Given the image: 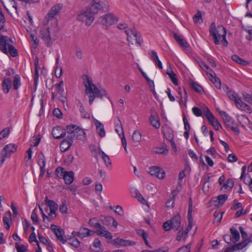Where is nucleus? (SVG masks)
<instances>
[{
    "label": "nucleus",
    "instance_id": "obj_11",
    "mask_svg": "<svg viewBox=\"0 0 252 252\" xmlns=\"http://www.w3.org/2000/svg\"><path fill=\"white\" fill-rule=\"evenodd\" d=\"M118 18L113 14H108L102 16L99 19V23L105 28L115 24Z\"/></svg>",
    "mask_w": 252,
    "mask_h": 252
},
{
    "label": "nucleus",
    "instance_id": "obj_6",
    "mask_svg": "<svg viewBox=\"0 0 252 252\" xmlns=\"http://www.w3.org/2000/svg\"><path fill=\"white\" fill-rule=\"evenodd\" d=\"M226 93L229 98L235 102L236 106L238 108L249 113L251 112L250 106L243 102L241 99L237 98V95L235 92L230 90L228 87L226 88Z\"/></svg>",
    "mask_w": 252,
    "mask_h": 252
},
{
    "label": "nucleus",
    "instance_id": "obj_37",
    "mask_svg": "<svg viewBox=\"0 0 252 252\" xmlns=\"http://www.w3.org/2000/svg\"><path fill=\"white\" fill-rule=\"evenodd\" d=\"M234 186V182L231 179H228L226 181V183L224 184L222 187L221 189V190H222L223 189H231Z\"/></svg>",
    "mask_w": 252,
    "mask_h": 252
},
{
    "label": "nucleus",
    "instance_id": "obj_13",
    "mask_svg": "<svg viewBox=\"0 0 252 252\" xmlns=\"http://www.w3.org/2000/svg\"><path fill=\"white\" fill-rule=\"evenodd\" d=\"M17 146L16 145L9 144L6 145L2 149L1 153V160L0 162L1 163L4 161L5 158H9L12 153L15 152L17 150Z\"/></svg>",
    "mask_w": 252,
    "mask_h": 252
},
{
    "label": "nucleus",
    "instance_id": "obj_21",
    "mask_svg": "<svg viewBox=\"0 0 252 252\" xmlns=\"http://www.w3.org/2000/svg\"><path fill=\"white\" fill-rule=\"evenodd\" d=\"M162 132L166 139L169 141L174 139V134L173 130L167 125L162 127Z\"/></svg>",
    "mask_w": 252,
    "mask_h": 252
},
{
    "label": "nucleus",
    "instance_id": "obj_42",
    "mask_svg": "<svg viewBox=\"0 0 252 252\" xmlns=\"http://www.w3.org/2000/svg\"><path fill=\"white\" fill-rule=\"evenodd\" d=\"M65 170L63 168L58 167L55 171V174L59 178H63Z\"/></svg>",
    "mask_w": 252,
    "mask_h": 252
},
{
    "label": "nucleus",
    "instance_id": "obj_63",
    "mask_svg": "<svg viewBox=\"0 0 252 252\" xmlns=\"http://www.w3.org/2000/svg\"><path fill=\"white\" fill-rule=\"evenodd\" d=\"M248 244L247 243L246 241L244 240L242 242L239 243L237 244H236V246L237 247V250H241L243 248L245 247Z\"/></svg>",
    "mask_w": 252,
    "mask_h": 252
},
{
    "label": "nucleus",
    "instance_id": "obj_34",
    "mask_svg": "<svg viewBox=\"0 0 252 252\" xmlns=\"http://www.w3.org/2000/svg\"><path fill=\"white\" fill-rule=\"evenodd\" d=\"M99 154L101 156L102 158L107 166L111 165L110 158L106 154L104 153V152L101 150H100V151H99Z\"/></svg>",
    "mask_w": 252,
    "mask_h": 252
},
{
    "label": "nucleus",
    "instance_id": "obj_14",
    "mask_svg": "<svg viewBox=\"0 0 252 252\" xmlns=\"http://www.w3.org/2000/svg\"><path fill=\"white\" fill-rule=\"evenodd\" d=\"M48 24H45L44 23V26L42 27L40 31L42 38L44 40L45 43L47 47H51L53 44V41L52 40L49 27L47 26Z\"/></svg>",
    "mask_w": 252,
    "mask_h": 252
},
{
    "label": "nucleus",
    "instance_id": "obj_5",
    "mask_svg": "<svg viewBox=\"0 0 252 252\" xmlns=\"http://www.w3.org/2000/svg\"><path fill=\"white\" fill-rule=\"evenodd\" d=\"M66 131L68 138H70L73 142L74 140L83 141L86 139L84 130L75 125L67 126Z\"/></svg>",
    "mask_w": 252,
    "mask_h": 252
},
{
    "label": "nucleus",
    "instance_id": "obj_20",
    "mask_svg": "<svg viewBox=\"0 0 252 252\" xmlns=\"http://www.w3.org/2000/svg\"><path fill=\"white\" fill-rule=\"evenodd\" d=\"M72 140L70 138H68V135L65 137V138L63 139L60 144L61 150L64 152L67 151L73 143Z\"/></svg>",
    "mask_w": 252,
    "mask_h": 252
},
{
    "label": "nucleus",
    "instance_id": "obj_26",
    "mask_svg": "<svg viewBox=\"0 0 252 252\" xmlns=\"http://www.w3.org/2000/svg\"><path fill=\"white\" fill-rule=\"evenodd\" d=\"M174 37L181 46H182L185 48H188L189 47V44L182 38L181 35H180L176 33H174Z\"/></svg>",
    "mask_w": 252,
    "mask_h": 252
},
{
    "label": "nucleus",
    "instance_id": "obj_44",
    "mask_svg": "<svg viewBox=\"0 0 252 252\" xmlns=\"http://www.w3.org/2000/svg\"><path fill=\"white\" fill-rule=\"evenodd\" d=\"M10 129L9 127H6L0 132V140L8 136L9 134Z\"/></svg>",
    "mask_w": 252,
    "mask_h": 252
},
{
    "label": "nucleus",
    "instance_id": "obj_45",
    "mask_svg": "<svg viewBox=\"0 0 252 252\" xmlns=\"http://www.w3.org/2000/svg\"><path fill=\"white\" fill-rule=\"evenodd\" d=\"M80 104V106L79 110H80V113H81L82 117L83 118H90L89 115L87 112H86L85 108H84V106H83V104L81 103Z\"/></svg>",
    "mask_w": 252,
    "mask_h": 252
},
{
    "label": "nucleus",
    "instance_id": "obj_39",
    "mask_svg": "<svg viewBox=\"0 0 252 252\" xmlns=\"http://www.w3.org/2000/svg\"><path fill=\"white\" fill-rule=\"evenodd\" d=\"M132 139L135 142H138L141 139V134L138 131H134L132 135Z\"/></svg>",
    "mask_w": 252,
    "mask_h": 252
},
{
    "label": "nucleus",
    "instance_id": "obj_46",
    "mask_svg": "<svg viewBox=\"0 0 252 252\" xmlns=\"http://www.w3.org/2000/svg\"><path fill=\"white\" fill-rule=\"evenodd\" d=\"M191 87L192 89L197 93H201L203 92V88L195 82L192 83Z\"/></svg>",
    "mask_w": 252,
    "mask_h": 252
},
{
    "label": "nucleus",
    "instance_id": "obj_50",
    "mask_svg": "<svg viewBox=\"0 0 252 252\" xmlns=\"http://www.w3.org/2000/svg\"><path fill=\"white\" fill-rule=\"evenodd\" d=\"M42 155V157H40V156H38V164L40 166H45L46 164V159L42 154L41 153Z\"/></svg>",
    "mask_w": 252,
    "mask_h": 252
},
{
    "label": "nucleus",
    "instance_id": "obj_35",
    "mask_svg": "<svg viewBox=\"0 0 252 252\" xmlns=\"http://www.w3.org/2000/svg\"><path fill=\"white\" fill-rule=\"evenodd\" d=\"M198 63L200 67L204 70L205 71L207 74H209V73H212V70L211 68L209 67L205 63L200 61L198 62Z\"/></svg>",
    "mask_w": 252,
    "mask_h": 252
},
{
    "label": "nucleus",
    "instance_id": "obj_2",
    "mask_svg": "<svg viewBox=\"0 0 252 252\" xmlns=\"http://www.w3.org/2000/svg\"><path fill=\"white\" fill-rule=\"evenodd\" d=\"M86 88L85 93L89 97V104L92 105L95 97L102 98L103 96H106L107 94L105 89L99 90L98 88L93 83L92 79L86 76V79L84 82Z\"/></svg>",
    "mask_w": 252,
    "mask_h": 252
},
{
    "label": "nucleus",
    "instance_id": "obj_40",
    "mask_svg": "<svg viewBox=\"0 0 252 252\" xmlns=\"http://www.w3.org/2000/svg\"><path fill=\"white\" fill-rule=\"evenodd\" d=\"M68 243L75 248H78L80 245V242L76 238L69 239Z\"/></svg>",
    "mask_w": 252,
    "mask_h": 252
},
{
    "label": "nucleus",
    "instance_id": "obj_51",
    "mask_svg": "<svg viewBox=\"0 0 252 252\" xmlns=\"http://www.w3.org/2000/svg\"><path fill=\"white\" fill-rule=\"evenodd\" d=\"M113 218L110 217V216L106 217L104 218V219L103 220V223L104 225H107V226L110 225L111 224L112 221H113Z\"/></svg>",
    "mask_w": 252,
    "mask_h": 252
},
{
    "label": "nucleus",
    "instance_id": "obj_38",
    "mask_svg": "<svg viewBox=\"0 0 252 252\" xmlns=\"http://www.w3.org/2000/svg\"><path fill=\"white\" fill-rule=\"evenodd\" d=\"M222 214L223 213H221V214H220V212L217 211L214 213V216L215 218L213 220L214 223L217 222L218 224L220 222L222 219Z\"/></svg>",
    "mask_w": 252,
    "mask_h": 252
},
{
    "label": "nucleus",
    "instance_id": "obj_24",
    "mask_svg": "<svg viewBox=\"0 0 252 252\" xmlns=\"http://www.w3.org/2000/svg\"><path fill=\"white\" fill-rule=\"evenodd\" d=\"M74 175L73 171L67 172L65 171L63 177L65 183L67 185L71 184L74 181Z\"/></svg>",
    "mask_w": 252,
    "mask_h": 252
},
{
    "label": "nucleus",
    "instance_id": "obj_27",
    "mask_svg": "<svg viewBox=\"0 0 252 252\" xmlns=\"http://www.w3.org/2000/svg\"><path fill=\"white\" fill-rule=\"evenodd\" d=\"M94 124L99 136L103 137L105 135V132L103 124L97 120L94 121Z\"/></svg>",
    "mask_w": 252,
    "mask_h": 252
},
{
    "label": "nucleus",
    "instance_id": "obj_55",
    "mask_svg": "<svg viewBox=\"0 0 252 252\" xmlns=\"http://www.w3.org/2000/svg\"><path fill=\"white\" fill-rule=\"evenodd\" d=\"M39 68H35V70H34V85L35 88H36V86H37V82H38V77H39V74H38Z\"/></svg>",
    "mask_w": 252,
    "mask_h": 252
},
{
    "label": "nucleus",
    "instance_id": "obj_31",
    "mask_svg": "<svg viewBox=\"0 0 252 252\" xmlns=\"http://www.w3.org/2000/svg\"><path fill=\"white\" fill-rule=\"evenodd\" d=\"M231 59L233 61L243 65H247L250 64L249 61H245L236 55H232Z\"/></svg>",
    "mask_w": 252,
    "mask_h": 252
},
{
    "label": "nucleus",
    "instance_id": "obj_41",
    "mask_svg": "<svg viewBox=\"0 0 252 252\" xmlns=\"http://www.w3.org/2000/svg\"><path fill=\"white\" fill-rule=\"evenodd\" d=\"M36 208H35L32 213L31 215V219L32 220L33 222L35 223V224H39V221H38V218L37 215V213L36 212Z\"/></svg>",
    "mask_w": 252,
    "mask_h": 252
},
{
    "label": "nucleus",
    "instance_id": "obj_54",
    "mask_svg": "<svg viewBox=\"0 0 252 252\" xmlns=\"http://www.w3.org/2000/svg\"><path fill=\"white\" fill-rule=\"evenodd\" d=\"M15 247L17 252H25L28 250L27 248L23 245H18L17 244H16Z\"/></svg>",
    "mask_w": 252,
    "mask_h": 252
},
{
    "label": "nucleus",
    "instance_id": "obj_10",
    "mask_svg": "<svg viewBox=\"0 0 252 252\" xmlns=\"http://www.w3.org/2000/svg\"><path fill=\"white\" fill-rule=\"evenodd\" d=\"M219 113L226 126L230 128L233 131L237 133V134L238 135L240 133L239 128L237 125H235L234 121L232 118L227 115L225 112L220 111Z\"/></svg>",
    "mask_w": 252,
    "mask_h": 252
},
{
    "label": "nucleus",
    "instance_id": "obj_62",
    "mask_svg": "<svg viewBox=\"0 0 252 252\" xmlns=\"http://www.w3.org/2000/svg\"><path fill=\"white\" fill-rule=\"evenodd\" d=\"M29 241L30 243L32 242H35L37 243H39L38 241L36 239V234L34 232H32L30 235Z\"/></svg>",
    "mask_w": 252,
    "mask_h": 252
},
{
    "label": "nucleus",
    "instance_id": "obj_18",
    "mask_svg": "<svg viewBox=\"0 0 252 252\" xmlns=\"http://www.w3.org/2000/svg\"><path fill=\"white\" fill-rule=\"evenodd\" d=\"M53 136L55 139H61L65 137L66 132L64 129H63L61 127L57 126L54 127L52 131Z\"/></svg>",
    "mask_w": 252,
    "mask_h": 252
},
{
    "label": "nucleus",
    "instance_id": "obj_58",
    "mask_svg": "<svg viewBox=\"0 0 252 252\" xmlns=\"http://www.w3.org/2000/svg\"><path fill=\"white\" fill-rule=\"evenodd\" d=\"M183 122H184V124L185 130H189L190 126L188 122V119L185 114L183 115Z\"/></svg>",
    "mask_w": 252,
    "mask_h": 252
},
{
    "label": "nucleus",
    "instance_id": "obj_22",
    "mask_svg": "<svg viewBox=\"0 0 252 252\" xmlns=\"http://www.w3.org/2000/svg\"><path fill=\"white\" fill-rule=\"evenodd\" d=\"M168 68L166 70V74L169 76L170 79L171 80L172 83L175 85H177L178 84V80L177 78L176 74L172 71L171 66L169 63H168Z\"/></svg>",
    "mask_w": 252,
    "mask_h": 252
},
{
    "label": "nucleus",
    "instance_id": "obj_52",
    "mask_svg": "<svg viewBox=\"0 0 252 252\" xmlns=\"http://www.w3.org/2000/svg\"><path fill=\"white\" fill-rule=\"evenodd\" d=\"M193 21L195 23L199 22L200 20L202 21L201 13L200 11H197L193 18Z\"/></svg>",
    "mask_w": 252,
    "mask_h": 252
},
{
    "label": "nucleus",
    "instance_id": "obj_61",
    "mask_svg": "<svg viewBox=\"0 0 252 252\" xmlns=\"http://www.w3.org/2000/svg\"><path fill=\"white\" fill-rule=\"evenodd\" d=\"M40 141V135H38V136H36L35 138H33L32 143L31 144L32 146H37Z\"/></svg>",
    "mask_w": 252,
    "mask_h": 252
},
{
    "label": "nucleus",
    "instance_id": "obj_47",
    "mask_svg": "<svg viewBox=\"0 0 252 252\" xmlns=\"http://www.w3.org/2000/svg\"><path fill=\"white\" fill-rule=\"evenodd\" d=\"M190 244H188L186 246H183L179 248L176 252H190Z\"/></svg>",
    "mask_w": 252,
    "mask_h": 252
},
{
    "label": "nucleus",
    "instance_id": "obj_23",
    "mask_svg": "<svg viewBox=\"0 0 252 252\" xmlns=\"http://www.w3.org/2000/svg\"><path fill=\"white\" fill-rule=\"evenodd\" d=\"M1 85L3 92L5 94L8 93L12 87L11 80L8 78H4L2 82Z\"/></svg>",
    "mask_w": 252,
    "mask_h": 252
},
{
    "label": "nucleus",
    "instance_id": "obj_32",
    "mask_svg": "<svg viewBox=\"0 0 252 252\" xmlns=\"http://www.w3.org/2000/svg\"><path fill=\"white\" fill-rule=\"evenodd\" d=\"M230 231L232 236V239L234 242H237L240 238V234L238 231L234 227H231Z\"/></svg>",
    "mask_w": 252,
    "mask_h": 252
},
{
    "label": "nucleus",
    "instance_id": "obj_17",
    "mask_svg": "<svg viewBox=\"0 0 252 252\" xmlns=\"http://www.w3.org/2000/svg\"><path fill=\"white\" fill-rule=\"evenodd\" d=\"M149 172L151 175L155 176L160 179H163L165 176V172L159 167L153 166L150 167Z\"/></svg>",
    "mask_w": 252,
    "mask_h": 252
},
{
    "label": "nucleus",
    "instance_id": "obj_64",
    "mask_svg": "<svg viewBox=\"0 0 252 252\" xmlns=\"http://www.w3.org/2000/svg\"><path fill=\"white\" fill-rule=\"evenodd\" d=\"M53 115L54 116L58 118H61L62 116V114L60 110L58 108H56L53 111Z\"/></svg>",
    "mask_w": 252,
    "mask_h": 252
},
{
    "label": "nucleus",
    "instance_id": "obj_43",
    "mask_svg": "<svg viewBox=\"0 0 252 252\" xmlns=\"http://www.w3.org/2000/svg\"><path fill=\"white\" fill-rule=\"evenodd\" d=\"M63 84V82L62 80L57 85L58 93L61 94L62 96H63L65 94L64 89L62 87Z\"/></svg>",
    "mask_w": 252,
    "mask_h": 252
},
{
    "label": "nucleus",
    "instance_id": "obj_57",
    "mask_svg": "<svg viewBox=\"0 0 252 252\" xmlns=\"http://www.w3.org/2000/svg\"><path fill=\"white\" fill-rule=\"evenodd\" d=\"M60 211L62 214L67 213V208L66 205L65 201H63V204L60 208Z\"/></svg>",
    "mask_w": 252,
    "mask_h": 252
},
{
    "label": "nucleus",
    "instance_id": "obj_12",
    "mask_svg": "<svg viewBox=\"0 0 252 252\" xmlns=\"http://www.w3.org/2000/svg\"><path fill=\"white\" fill-rule=\"evenodd\" d=\"M125 32L127 35V40L129 42H131V44H133L132 39L135 38V42L139 46H141L143 40L140 34L138 33L135 28H133L128 31L126 30Z\"/></svg>",
    "mask_w": 252,
    "mask_h": 252
},
{
    "label": "nucleus",
    "instance_id": "obj_7",
    "mask_svg": "<svg viewBox=\"0 0 252 252\" xmlns=\"http://www.w3.org/2000/svg\"><path fill=\"white\" fill-rule=\"evenodd\" d=\"M96 219L93 218L89 220V224L96 229V233L97 235L105 237L106 238L111 239L112 235L105 227L101 225L99 223L96 222Z\"/></svg>",
    "mask_w": 252,
    "mask_h": 252
},
{
    "label": "nucleus",
    "instance_id": "obj_33",
    "mask_svg": "<svg viewBox=\"0 0 252 252\" xmlns=\"http://www.w3.org/2000/svg\"><path fill=\"white\" fill-rule=\"evenodd\" d=\"M21 85L20 76L18 74L15 75L13 80V88L17 90Z\"/></svg>",
    "mask_w": 252,
    "mask_h": 252
},
{
    "label": "nucleus",
    "instance_id": "obj_30",
    "mask_svg": "<svg viewBox=\"0 0 252 252\" xmlns=\"http://www.w3.org/2000/svg\"><path fill=\"white\" fill-rule=\"evenodd\" d=\"M81 238L89 237L94 234V232L86 227H81L80 229Z\"/></svg>",
    "mask_w": 252,
    "mask_h": 252
},
{
    "label": "nucleus",
    "instance_id": "obj_9",
    "mask_svg": "<svg viewBox=\"0 0 252 252\" xmlns=\"http://www.w3.org/2000/svg\"><path fill=\"white\" fill-rule=\"evenodd\" d=\"M181 226V216L177 214L173 216L169 220L166 221L163 224V227L165 231H168L171 229L178 230Z\"/></svg>",
    "mask_w": 252,
    "mask_h": 252
},
{
    "label": "nucleus",
    "instance_id": "obj_19",
    "mask_svg": "<svg viewBox=\"0 0 252 252\" xmlns=\"http://www.w3.org/2000/svg\"><path fill=\"white\" fill-rule=\"evenodd\" d=\"M114 245H119L120 246H133L135 243L130 240H126L120 238L114 239L111 241Z\"/></svg>",
    "mask_w": 252,
    "mask_h": 252
},
{
    "label": "nucleus",
    "instance_id": "obj_56",
    "mask_svg": "<svg viewBox=\"0 0 252 252\" xmlns=\"http://www.w3.org/2000/svg\"><path fill=\"white\" fill-rule=\"evenodd\" d=\"M193 113L197 117L201 116L202 115V111L201 109L197 107H193L192 109Z\"/></svg>",
    "mask_w": 252,
    "mask_h": 252
},
{
    "label": "nucleus",
    "instance_id": "obj_49",
    "mask_svg": "<svg viewBox=\"0 0 252 252\" xmlns=\"http://www.w3.org/2000/svg\"><path fill=\"white\" fill-rule=\"evenodd\" d=\"M204 115L206 117L207 119H213V114L208 108H205L203 111Z\"/></svg>",
    "mask_w": 252,
    "mask_h": 252
},
{
    "label": "nucleus",
    "instance_id": "obj_8",
    "mask_svg": "<svg viewBox=\"0 0 252 252\" xmlns=\"http://www.w3.org/2000/svg\"><path fill=\"white\" fill-rule=\"evenodd\" d=\"M63 7V4L61 3H57L54 5L48 13L47 16L44 19V23L48 24L50 21H52L57 25V20L55 18L56 15H59L60 14L61 10Z\"/></svg>",
    "mask_w": 252,
    "mask_h": 252
},
{
    "label": "nucleus",
    "instance_id": "obj_48",
    "mask_svg": "<svg viewBox=\"0 0 252 252\" xmlns=\"http://www.w3.org/2000/svg\"><path fill=\"white\" fill-rule=\"evenodd\" d=\"M5 19L3 14L1 11V9L0 8V30H2L4 28Z\"/></svg>",
    "mask_w": 252,
    "mask_h": 252
},
{
    "label": "nucleus",
    "instance_id": "obj_28",
    "mask_svg": "<svg viewBox=\"0 0 252 252\" xmlns=\"http://www.w3.org/2000/svg\"><path fill=\"white\" fill-rule=\"evenodd\" d=\"M210 76L211 77V81L214 84L217 89H220L221 83L220 79L216 76V74L214 72L209 73Z\"/></svg>",
    "mask_w": 252,
    "mask_h": 252
},
{
    "label": "nucleus",
    "instance_id": "obj_59",
    "mask_svg": "<svg viewBox=\"0 0 252 252\" xmlns=\"http://www.w3.org/2000/svg\"><path fill=\"white\" fill-rule=\"evenodd\" d=\"M3 222L5 229L8 230L10 228L8 217L7 216H4L3 218Z\"/></svg>",
    "mask_w": 252,
    "mask_h": 252
},
{
    "label": "nucleus",
    "instance_id": "obj_4",
    "mask_svg": "<svg viewBox=\"0 0 252 252\" xmlns=\"http://www.w3.org/2000/svg\"><path fill=\"white\" fill-rule=\"evenodd\" d=\"M11 39L6 36H0V50L5 54L9 53L15 57L18 55L17 50L12 45Z\"/></svg>",
    "mask_w": 252,
    "mask_h": 252
},
{
    "label": "nucleus",
    "instance_id": "obj_36",
    "mask_svg": "<svg viewBox=\"0 0 252 252\" xmlns=\"http://www.w3.org/2000/svg\"><path fill=\"white\" fill-rule=\"evenodd\" d=\"M227 197L228 196L225 194L218 196L217 199L218 200L219 204L218 205H217L218 207L222 205L226 200Z\"/></svg>",
    "mask_w": 252,
    "mask_h": 252
},
{
    "label": "nucleus",
    "instance_id": "obj_29",
    "mask_svg": "<svg viewBox=\"0 0 252 252\" xmlns=\"http://www.w3.org/2000/svg\"><path fill=\"white\" fill-rule=\"evenodd\" d=\"M237 120L242 127L247 129L246 125L249 123V119L245 115H241L237 117Z\"/></svg>",
    "mask_w": 252,
    "mask_h": 252
},
{
    "label": "nucleus",
    "instance_id": "obj_53",
    "mask_svg": "<svg viewBox=\"0 0 252 252\" xmlns=\"http://www.w3.org/2000/svg\"><path fill=\"white\" fill-rule=\"evenodd\" d=\"M50 210H57L58 208V205L57 203H56L54 201H49V204H48Z\"/></svg>",
    "mask_w": 252,
    "mask_h": 252
},
{
    "label": "nucleus",
    "instance_id": "obj_1",
    "mask_svg": "<svg viewBox=\"0 0 252 252\" xmlns=\"http://www.w3.org/2000/svg\"><path fill=\"white\" fill-rule=\"evenodd\" d=\"M108 4L101 0H93L91 3L90 6H87L80 11L77 15L78 21L85 22L86 25L90 26L94 22V15L99 11L106 9Z\"/></svg>",
    "mask_w": 252,
    "mask_h": 252
},
{
    "label": "nucleus",
    "instance_id": "obj_15",
    "mask_svg": "<svg viewBox=\"0 0 252 252\" xmlns=\"http://www.w3.org/2000/svg\"><path fill=\"white\" fill-rule=\"evenodd\" d=\"M192 207H193V203L191 199V198H189V209L188 213V219L189 224L188 227L186 230L185 231V239L187 238L188 236V233L190 230L192 228V223L193 221V218L192 217Z\"/></svg>",
    "mask_w": 252,
    "mask_h": 252
},
{
    "label": "nucleus",
    "instance_id": "obj_25",
    "mask_svg": "<svg viewBox=\"0 0 252 252\" xmlns=\"http://www.w3.org/2000/svg\"><path fill=\"white\" fill-rule=\"evenodd\" d=\"M151 124L156 128L158 129L160 126L159 118L156 114L152 113L149 118Z\"/></svg>",
    "mask_w": 252,
    "mask_h": 252
},
{
    "label": "nucleus",
    "instance_id": "obj_60",
    "mask_svg": "<svg viewBox=\"0 0 252 252\" xmlns=\"http://www.w3.org/2000/svg\"><path fill=\"white\" fill-rule=\"evenodd\" d=\"M245 100L247 101L248 103L252 105V94H243Z\"/></svg>",
    "mask_w": 252,
    "mask_h": 252
},
{
    "label": "nucleus",
    "instance_id": "obj_3",
    "mask_svg": "<svg viewBox=\"0 0 252 252\" xmlns=\"http://www.w3.org/2000/svg\"><path fill=\"white\" fill-rule=\"evenodd\" d=\"M209 31L215 44L218 45L221 42L223 46H228V42L226 39V31L222 26L216 27L215 23L213 22L210 25Z\"/></svg>",
    "mask_w": 252,
    "mask_h": 252
},
{
    "label": "nucleus",
    "instance_id": "obj_16",
    "mask_svg": "<svg viewBox=\"0 0 252 252\" xmlns=\"http://www.w3.org/2000/svg\"><path fill=\"white\" fill-rule=\"evenodd\" d=\"M51 229L54 232L56 236L57 239L62 242L63 244L65 243L67 240L64 239L63 236V230L60 227H57V226L55 224H52L50 227Z\"/></svg>",
    "mask_w": 252,
    "mask_h": 252
}]
</instances>
